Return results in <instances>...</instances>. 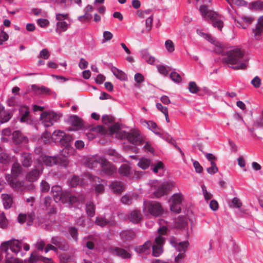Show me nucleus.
Returning <instances> with one entry per match:
<instances>
[{
    "instance_id": "19",
    "label": "nucleus",
    "mask_w": 263,
    "mask_h": 263,
    "mask_svg": "<svg viewBox=\"0 0 263 263\" xmlns=\"http://www.w3.org/2000/svg\"><path fill=\"white\" fill-rule=\"evenodd\" d=\"M21 162L23 166L30 167L32 163L31 155L28 153H23L21 156Z\"/></svg>"
},
{
    "instance_id": "44",
    "label": "nucleus",
    "mask_w": 263,
    "mask_h": 263,
    "mask_svg": "<svg viewBox=\"0 0 263 263\" xmlns=\"http://www.w3.org/2000/svg\"><path fill=\"white\" fill-rule=\"evenodd\" d=\"M8 221L4 212L0 213V227L5 229L8 227Z\"/></svg>"
},
{
    "instance_id": "41",
    "label": "nucleus",
    "mask_w": 263,
    "mask_h": 263,
    "mask_svg": "<svg viewBox=\"0 0 263 263\" xmlns=\"http://www.w3.org/2000/svg\"><path fill=\"white\" fill-rule=\"evenodd\" d=\"M110 221L105 218L104 217L98 216L96 217L95 223L99 226L102 227L106 226L107 224H109Z\"/></svg>"
},
{
    "instance_id": "4",
    "label": "nucleus",
    "mask_w": 263,
    "mask_h": 263,
    "mask_svg": "<svg viewBox=\"0 0 263 263\" xmlns=\"http://www.w3.org/2000/svg\"><path fill=\"white\" fill-rule=\"evenodd\" d=\"M152 187L155 190L154 195L157 198L164 196L171 190L170 185L168 182H160L157 180L152 182Z\"/></svg>"
},
{
    "instance_id": "25",
    "label": "nucleus",
    "mask_w": 263,
    "mask_h": 263,
    "mask_svg": "<svg viewBox=\"0 0 263 263\" xmlns=\"http://www.w3.org/2000/svg\"><path fill=\"white\" fill-rule=\"evenodd\" d=\"M111 70L114 75L117 79L121 81H126L127 80V77L123 71L120 70L114 66L111 68Z\"/></svg>"
},
{
    "instance_id": "26",
    "label": "nucleus",
    "mask_w": 263,
    "mask_h": 263,
    "mask_svg": "<svg viewBox=\"0 0 263 263\" xmlns=\"http://www.w3.org/2000/svg\"><path fill=\"white\" fill-rule=\"evenodd\" d=\"M20 113L21 115V121L22 122L29 121V108L26 106L21 107L20 109Z\"/></svg>"
},
{
    "instance_id": "6",
    "label": "nucleus",
    "mask_w": 263,
    "mask_h": 263,
    "mask_svg": "<svg viewBox=\"0 0 263 263\" xmlns=\"http://www.w3.org/2000/svg\"><path fill=\"white\" fill-rule=\"evenodd\" d=\"M43 170L44 167L42 164L40 162L35 163L33 168L26 174V180L30 182L36 181L42 174Z\"/></svg>"
},
{
    "instance_id": "3",
    "label": "nucleus",
    "mask_w": 263,
    "mask_h": 263,
    "mask_svg": "<svg viewBox=\"0 0 263 263\" xmlns=\"http://www.w3.org/2000/svg\"><path fill=\"white\" fill-rule=\"evenodd\" d=\"M119 136L121 139H127L132 144L138 145L143 142L142 136L138 130H132L130 132H122Z\"/></svg>"
},
{
    "instance_id": "58",
    "label": "nucleus",
    "mask_w": 263,
    "mask_h": 263,
    "mask_svg": "<svg viewBox=\"0 0 263 263\" xmlns=\"http://www.w3.org/2000/svg\"><path fill=\"white\" fill-rule=\"evenodd\" d=\"M41 191L42 192H47L50 189V185L48 183L44 180H42L40 184Z\"/></svg>"
},
{
    "instance_id": "27",
    "label": "nucleus",
    "mask_w": 263,
    "mask_h": 263,
    "mask_svg": "<svg viewBox=\"0 0 263 263\" xmlns=\"http://www.w3.org/2000/svg\"><path fill=\"white\" fill-rule=\"evenodd\" d=\"M10 118V114L6 111L3 106L0 105V123H4L7 122Z\"/></svg>"
},
{
    "instance_id": "38",
    "label": "nucleus",
    "mask_w": 263,
    "mask_h": 263,
    "mask_svg": "<svg viewBox=\"0 0 263 263\" xmlns=\"http://www.w3.org/2000/svg\"><path fill=\"white\" fill-rule=\"evenodd\" d=\"M72 140V138L70 135H67L64 133V135L60 138V142L63 145L65 146H67L69 143Z\"/></svg>"
},
{
    "instance_id": "29",
    "label": "nucleus",
    "mask_w": 263,
    "mask_h": 263,
    "mask_svg": "<svg viewBox=\"0 0 263 263\" xmlns=\"http://www.w3.org/2000/svg\"><path fill=\"white\" fill-rule=\"evenodd\" d=\"M109 132L111 135L116 134V136L121 139V137L119 136H120V134L125 132L121 130L120 125L119 123H115L109 127Z\"/></svg>"
},
{
    "instance_id": "55",
    "label": "nucleus",
    "mask_w": 263,
    "mask_h": 263,
    "mask_svg": "<svg viewBox=\"0 0 263 263\" xmlns=\"http://www.w3.org/2000/svg\"><path fill=\"white\" fill-rule=\"evenodd\" d=\"M211 167H208L207 168V172L210 174L212 175V174H215L216 173H217L218 171V169L217 167L216 166V163H215V162H211Z\"/></svg>"
},
{
    "instance_id": "60",
    "label": "nucleus",
    "mask_w": 263,
    "mask_h": 263,
    "mask_svg": "<svg viewBox=\"0 0 263 263\" xmlns=\"http://www.w3.org/2000/svg\"><path fill=\"white\" fill-rule=\"evenodd\" d=\"M201 188L204 199L206 201L211 199L212 198V194L207 191L205 186L204 185H202L201 186Z\"/></svg>"
},
{
    "instance_id": "16",
    "label": "nucleus",
    "mask_w": 263,
    "mask_h": 263,
    "mask_svg": "<svg viewBox=\"0 0 263 263\" xmlns=\"http://www.w3.org/2000/svg\"><path fill=\"white\" fill-rule=\"evenodd\" d=\"M9 184L11 187L15 190L23 191L26 189V185L23 181H20L16 178H12L9 181Z\"/></svg>"
},
{
    "instance_id": "34",
    "label": "nucleus",
    "mask_w": 263,
    "mask_h": 263,
    "mask_svg": "<svg viewBox=\"0 0 263 263\" xmlns=\"http://www.w3.org/2000/svg\"><path fill=\"white\" fill-rule=\"evenodd\" d=\"M199 10L203 17H204L206 20L210 18V12H214V11L209 10L208 6L204 4L200 6Z\"/></svg>"
},
{
    "instance_id": "47",
    "label": "nucleus",
    "mask_w": 263,
    "mask_h": 263,
    "mask_svg": "<svg viewBox=\"0 0 263 263\" xmlns=\"http://www.w3.org/2000/svg\"><path fill=\"white\" fill-rule=\"evenodd\" d=\"M165 47L168 52L172 53L175 50V45L173 41L170 40L165 41Z\"/></svg>"
},
{
    "instance_id": "36",
    "label": "nucleus",
    "mask_w": 263,
    "mask_h": 263,
    "mask_svg": "<svg viewBox=\"0 0 263 263\" xmlns=\"http://www.w3.org/2000/svg\"><path fill=\"white\" fill-rule=\"evenodd\" d=\"M119 173L121 175L128 176L130 173V168L127 164H123L119 169Z\"/></svg>"
},
{
    "instance_id": "17",
    "label": "nucleus",
    "mask_w": 263,
    "mask_h": 263,
    "mask_svg": "<svg viewBox=\"0 0 263 263\" xmlns=\"http://www.w3.org/2000/svg\"><path fill=\"white\" fill-rule=\"evenodd\" d=\"M68 122L73 126V130H79L83 127L82 120L78 116L73 115L68 119Z\"/></svg>"
},
{
    "instance_id": "39",
    "label": "nucleus",
    "mask_w": 263,
    "mask_h": 263,
    "mask_svg": "<svg viewBox=\"0 0 263 263\" xmlns=\"http://www.w3.org/2000/svg\"><path fill=\"white\" fill-rule=\"evenodd\" d=\"M42 258L43 256L39 255L36 251H34L31 254L29 261L30 263H33L38 261H41Z\"/></svg>"
},
{
    "instance_id": "24",
    "label": "nucleus",
    "mask_w": 263,
    "mask_h": 263,
    "mask_svg": "<svg viewBox=\"0 0 263 263\" xmlns=\"http://www.w3.org/2000/svg\"><path fill=\"white\" fill-rule=\"evenodd\" d=\"M51 192L53 194L54 199L55 202H60L61 199L62 193V187L59 185L53 186L51 188Z\"/></svg>"
},
{
    "instance_id": "48",
    "label": "nucleus",
    "mask_w": 263,
    "mask_h": 263,
    "mask_svg": "<svg viewBox=\"0 0 263 263\" xmlns=\"http://www.w3.org/2000/svg\"><path fill=\"white\" fill-rule=\"evenodd\" d=\"M229 205L231 208H239L242 205V202L239 198L235 197L233 199Z\"/></svg>"
},
{
    "instance_id": "63",
    "label": "nucleus",
    "mask_w": 263,
    "mask_h": 263,
    "mask_svg": "<svg viewBox=\"0 0 263 263\" xmlns=\"http://www.w3.org/2000/svg\"><path fill=\"white\" fill-rule=\"evenodd\" d=\"M69 233L72 238L77 241L78 240V231L75 228L71 227L69 229Z\"/></svg>"
},
{
    "instance_id": "20",
    "label": "nucleus",
    "mask_w": 263,
    "mask_h": 263,
    "mask_svg": "<svg viewBox=\"0 0 263 263\" xmlns=\"http://www.w3.org/2000/svg\"><path fill=\"white\" fill-rule=\"evenodd\" d=\"M130 221L135 223L140 222L142 219V215L139 210H135L132 211L128 216Z\"/></svg>"
},
{
    "instance_id": "8",
    "label": "nucleus",
    "mask_w": 263,
    "mask_h": 263,
    "mask_svg": "<svg viewBox=\"0 0 263 263\" xmlns=\"http://www.w3.org/2000/svg\"><path fill=\"white\" fill-rule=\"evenodd\" d=\"M183 199V196L181 194H175L171 198L172 203L170 209L172 211L179 213L181 212L180 204Z\"/></svg>"
},
{
    "instance_id": "64",
    "label": "nucleus",
    "mask_w": 263,
    "mask_h": 263,
    "mask_svg": "<svg viewBox=\"0 0 263 263\" xmlns=\"http://www.w3.org/2000/svg\"><path fill=\"white\" fill-rule=\"evenodd\" d=\"M5 263H21L18 259L13 257H9L8 254L6 255Z\"/></svg>"
},
{
    "instance_id": "12",
    "label": "nucleus",
    "mask_w": 263,
    "mask_h": 263,
    "mask_svg": "<svg viewBox=\"0 0 263 263\" xmlns=\"http://www.w3.org/2000/svg\"><path fill=\"white\" fill-rule=\"evenodd\" d=\"M104 158L98 155L92 156L88 159L87 165L89 168L93 169L99 165L102 166Z\"/></svg>"
},
{
    "instance_id": "31",
    "label": "nucleus",
    "mask_w": 263,
    "mask_h": 263,
    "mask_svg": "<svg viewBox=\"0 0 263 263\" xmlns=\"http://www.w3.org/2000/svg\"><path fill=\"white\" fill-rule=\"evenodd\" d=\"M120 235L124 241L132 240L135 236V232L131 230L122 231Z\"/></svg>"
},
{
    "instance_id": "5",
    "label": "nucleus",
    "mask_w": 263,
    "mask_h": 263,
    "mask_svg": "<svg viewBox=\"0 0 263 263\" xmlns=\"http://www.w3.org/2000/svg\"><path fill=\"white\" fill-rule=\"evenodd\" d=\"M143 211H147L151 215L156 217L163 213V209L160 203L153 201L144 202Z\"/></svg>"
},
{
    "instance_id": "13",
    "label": "nucleus",
    "mask_w": 263,
    "mask_h": 263,
    "mask_svg": "<svg viewBox=\"0 0 263 263\" xmlns=\"http://www.w3.org/2000/svg\"><path fill=\"white\" fill-rule=\"evenodd\" d=\"M152 249V242L148 240L143 245L137 246L135 248V251L141 254L147 255L150 253Z\"/></svg>"
},
{
    "instance_id": "57",
    "label": "nucleus",
    "mask_w": 263,
    "mask_h": 263,
    "mask_svg": "<svg viewBox=\"0 0 263 263\" xmlns=\"http://www.w3.org/2000/svg\"><path fill=\"white\" fill-rule=\"evenodd\" d=\"M92 18V15L89 13L85 12V14L83 16H80L78 19L80 22L84 23L87 21H90Z\"/></svg>"
},
{
    "instance_id": "56",
    "label": "nucleus",
    "mask_w": 263,
    "mask_h": 263,
    "mask_svg": "<svg viewBox=\"0 0 263 263\" xmlns=\"http://www.w3.org/2000/svg\"><path fill=\"white\" fill-rule=\"evenodd\" d=\"M102 122L106 125L111 123L114 121V118L112 116L108 115H104L102 118Z\"/></svg>"
},
{
    "instance_id": "45",
    "label": "nucleus",
    "mask_w": 263,
    "mask_h": 263,
    "mask_svg": "<svg viewBox=\"0 0 263 263\" xmlns=\"http://www.w3.org/2000/svg\"><path fill=\"white\" fill-rule=\"evenodd\" d=\"M138 15L139 17L141 18H147L148 17H152L153 16V13L152 11L150 10H145L141 11H139L138 13Z\"/></svg>"
},
{
    "instance_id": "59",
    "label": "nucleus",
    "mask_w": 263,
    "mask_h": 263,
    "mask_svg": "<svg viewBox=\"0 0 263 263\" xmlns=\"http://www.w3.org/2000/svg\"><path fill=\"white\" fill-rule=\"evenodd\" d=\"M69 17L68 13H57L55 15V18L58 22L64 21L65 20L68 19Z\"/></svg>"
},
{
    "instance_id": "53",
    "label": "nucleus",
    "mask_w": 263,
    "mask_h": 263,
    "mask_svg": "<svg viewBox=\"0 0 263 263\" xmlns=\"http://www.w3.org/2000/svg\"><path fill=\"white\" fill-rule=\"evenodd\" d=\"M71 194L68 192H63L61 196V199L60 201L62 203H68Z\"/></svg>"
},
{
    "instance_id": "40",
    "label": "nucleus",
    "mask_w": 263,
    "mask_h": 263,
    "mask_svg": "<svg viewBox=\"0 0 263 263\" xmlns=\"http://www.w3.org/2000/svg\"><path fill=\"white\" fill-rule=\"evenodd\" d=\"M188 246H189L188 241H183V242H179L177 244V247H175V248L180 253H185V250L187 248Z\"/></svg>"
},
{
    "instance_id": "61",
    "label": "nucleus",
    "mask_w": 263,
    "mask_h": 263,
    "mask_svg": "<svg viewBox=\"0 0 263 263\" xmlns=\"http://www.w3.org/2000/svg\"><path fill=\"white\" fill-rule=\"evenodd\" d=\"M202 36L208 41H209L210 43H213L216 46H218L219 43L217 42L213 37H212L210 34L206 33H202Z\"/></svg>"
},
{
    "instance_id": "54",
    "label": "nucleus",
    "mask_w": 263,
    "mask_h": 263,
    "mask_svg": "<svg viewBox=\"0 0 263 263\" xmlns=\"http://www.w3.org/2000/svg\"><path fill=\"white\" fill-rule=\"evenodd\" d=\"M50 57V52L46 48L42 49L39 55V58L44 59L45 60H47L49 59Z\"/></svg>"
},
{
    "instance_id": "30",
    "label": "nucleus",
    "mask_w": 263,
    "mask_h": 263,
    "mask_svg": "<svg viewBox=\"0 0 263 263\" xmlns=\"http://www.w3.org/2000/svg\"><path fill=\"white\" fill-rule=\"evenodd\" d=\"M10 249L15 253H18L22 248L21 242L17 240H10Z\"/></svg>"
},
{
    "instance_id": "18",
    "label": "nucleus",
    "mask_w": 263,
    "mask_h": 263,
    "mask_svg": "<svg viewBox=\"0 0 263 263\" xmlns=\"http://www.w3.org/2000/svg\"><path fill=\"white\" fill-rule=\"evenodd\" d=\"M58 162V159L55 157H52L51 156H41L37 160L36 163L43 162L45 165L47 166H52Z\"/></svg>"
},
{
    "instance_id": "43",
    "label": "nucleus",
    "mask_w": 263,
    "mask_h": 263,
    "mask_svg": "<svg viewBox=\"0 0 263 263\" xmlns=\"http://www.w3.org/2000/svg\"><path fill=\"white\" fill-rule=\"evenodd\" d=\"M10 158L9 156L3 151L2 148L0 149V162L2 163L6 164L9 162Z\"/></svg>"
},
{
    "instance_id": "2",
    "label": "nucleus",
    "mask_w": 263,
    "mask_h": 263,
    "mask_svg": "<svg viewBox=\"0 0 263 263\" xmlns=\"http://www.w3.org/2000/svg\"><path fill=\"white\" fill-rule=\"evenodd\" d=\"M167 230V228L164 226L158 229L159 235L156 237L154 245H152V254L155 257H158L163 253V247L165 242L163 235L166 233Z\"/></svg>"
},
{
    "instance_id": "23",
    "label": "nucleus",
    "mask_w": 263,
    "mask_h": 263,
    "mask_svg": "<svg viewBox=\"0 0 263 263\" xmlns=\"http://www.w3.org/2000/svg\"><path fill=\"white\" fill-rule=\"evenodd\" d=\"M70 25V24H68L65 21L58 22L56 24L55 32L59 34H61L62 32L66 31Z\"/></svg>"
},
{
    "instance_id": "35",
    "label": "nucleus",
    "mask_w": 263,
    "mask_h": 263,
    "mask_svg": "<svg viewBox=\"0 0 263 263\" xmlns=\"http://www.w3.org/2000/svg\"><path fill=\"white\" fill-rule=\"evenodd\" d=\"M86 212L87 215L92 217L95 215V206L93 202H88L86 205Z\"/></svg>"
},
{
    "instance_id": "49",
    "label": "nucleus",
    "mask_w": 263,
    "mask_h": 263,
    "mask_svg": "<svg viewBox=\"0 0 263 263\" xmlns=\"http://www.w3.org/2000/svg\"><path fill=\"white\" fill-rule=\"evenodd\" d=\"M142 58L144 60H145L147 63L149 64H153L155 61V58L154 57H152L148 53L145 52L142 55Z\"/></svg>"
},
{
    "instance_id": "52",
    "label": "nucleus",
    "mask_w": 263,
    "mask_h": 263,
    "mask_svg": "<svg viewBox=\"0 0 263 263\" xmlns=\"http://www.w3.org/2000/svg\"><path fill=\"white\" fill-rule=\"evenodd\" d=\"M231 6H244L246 5V2L244 0H226Z\"/></svg>"
},
{
    "instance_id": "28",
    "label": "nucleus",
    "mask_w": 263,
    "mask_h": 263,
    "mask_svg": "<svg viewBox=\"0 0 263 263\" xmlns=\"http://www.w3.org/2000/svg\"><path fill=\"white\" fill-rule=\"evenodd\" d=\"M114 253L122 258H130L131 257V254L122 248H116L114 250Z\"/></svg>"
},
{
    "instance_id": "62",
    "label": "nucleus",
    "mask_w": 263,
    "mask_h": 263,
    "mask_svg": "<svg viewBox=\"0 0 263 263\" xmlns=\"http://www.w3.org/2000/svg\"><path fill=\"white\" fill-rule=\"evenodd\" d=\"M263 31V28L257 25L256 28L253 29V32L256 39H258Z\"/></svg>"
},
{
    "instance_id": "15",
    "label": "nucleus",
    "mask_w": 263,
    "mask_h": 263,
    "mask_svg": "<svg viewBox=\"0 0 263 263\" xmlns=\"http://www.w3.org/2000/svg\"><path fill=\"white\" fill-rule=\"evenodd\" d=\"M12 140L15 144L27 143L28 141L27 137L23 136L19 130H16L13 132Z\"/></svg>"
},
{
    "instance_id": "46",
    "label": "nucleus",
    "mask_w": 263,
    "mask_h": 263,
    "mask_svg": "<svg viewBox=\"0 0 263 263\" xmlns=\"http://www.w3.org/2000/svg\"><path fill=\"white\" fill-rule=\"evenodd\" d=\"M82 182L81 179L78 176H73L70 180L69 185L71 187H76Z\"/></svg>"
},
{
    "instance_id": "33",
    "label": "nucleus",
    "mask_w": 263,
    "mask_h": 263,
    "mask_svg": "<svg viewBox=\"0 0 263 263\" xmlns=\"http://www.w3.org/2000/svg\"><path fill=\"white\" fill-rule=\"evenodd\" d=\"M150 165H151L150 159L146 158H140L138 163V166L143 170L147 169Z\"/></svg>"
},
{
    "instance_id": "7",
    "label": "nucleus",
    "mask_w": 263,
    "mask_h": 263,
    "mask_svg": "<svg viewBox=\"0 0 263 263\" xmlns=\"http://www.w3.org/2000/svg\"><path fill=\"white\" fill-rule=\"evenodd\" d=\"M58 119V115L53 112L45 111L41 115L42 123L45 127L52 126Z\"/></svg>"
},
{
    "instance_id": "10",
    "label": "nucleus",
    "mask_w": 263,
    "mask_h": 263,
    "mask_svg": "<svg viewBox=\"0 0 263 263\" xmlns=\"http://www.w3.org/2000/svg\"><path fill=\"white\" fill-rule=\"evenodd\" d=\"M101 172L106 175L110 176L116 172V167L111 163L104 159L103 163L101 166Z\"/></svg>"
},
{
    "instance_id": "51",
    "label": "nucleus",
    "mask_w": 263,
    "mask_h": 263,
    "mask_svg": "<svg viewBox=\"0 0 263 263\" xmlns=\"http://www.w3.org/2000/svg\"><path fill=\"white\" fill-rule=\"evenodd\" d=\"M170 78L176 83H180L182 81L180 74L175 71H173L170 73Z\"/></svg>"
},
{
    "instance_id": "14",
    "label": "nucleus",
    "mask_w": 263,
    "mask_h": 263,
    "mask_svg": "<svg viewBox=\"0 0 263 263\" xmlns=\"http://www.w3.org/2000/svg\"><path fill=\"white\" fill-rule=\"evenodd\" d=\"M210 13V18L209 19L212 21L213 26L214 27H217L219 30H221L223 26V22L221 17L215 12Z\"/></svg>"
},
{
    "instance_id": "32",
    "label": "nucleus",
    "mask_w": 263,
    "mask_h": 263,
    "mask_svg": "<svg viewBox=\"0 0 263 263\" xmlns=\"http://www.w3.org/2000/svg\"><path fill=\"white\" fill-rule=\"evenodd\" d=\"M22 172V167L20 164L17 162H15L11 168V173L15 177H18Z\"/></svg>"
},
{
    "instance_id": "11",
    "label": "nucleus",
    "mask_w": 263,
    "mask_h": 263,
    "mask_svg": "<svg viewBox=\"0 0 263 263\" xmlns=\"http://www.w3.org/2000/svg\"><path fill=\"white\" fill-rule=\"evenodd\" d=\"M254 20V18L251 16H243L239 20H235V25L239 28L246 29L249 25Z\"/></svg>"
},
{
    "instance_id": "50",
    "label": "nucleus",
    "mask_w": 263,
    "mask_h": 263,
    "mask_svg": "<svg viewBox=\"0 0 263 263\" xmlns=\"http://www.w3.org/2000/svg\"><path fill=\"white\" fill-rule=\"evenodd\" d=\"M189 90L192 93H196L199 91V88L195 82H191L189 84Z\"/></svg>"
},
{
    "instance_id": "9",
    "label": "nucleus",
    "mask_w": 263,
    "mask_h": 263,
    "mask_svg": "<svg viewBox=\"0 0 263 263\" xmlns=\"http://www.w3.org/2000/svg\"><path fill=\"white\" fill-rule=\"evenodd\" d=\"M51 242L52 245L63 251H66L69 248L67 241L60 236H56L52 237L51 239Z\"/></svg>"
},
{
    "instance_id": "37",
    "label": "nucleus",
    "mask_w": 263,
    "mask_h": 263,
    "mask_svg": "<svg viewBox=\"0 0 263 263\" xmlns=\"http://www.w3.org/2000/svg\"><path fill=\"white\" fill-rule=\"evenodd\" d=\"M32 88L33 91L40 94H47L50 92L49 88L44 86L39 87L36 85H33L32 86Z\"/></svg>"
},
{
    "instance_id": "1",
    "label": "nucleus",
    "mask_w": 263,
    "mask_h": 263,
    "mask_svg": "<svg viewBox=\"0 0 263 263\" xmlns=\"http://www.w3.org/2000/svg\"><path fill=\"white\" fill-rule=\"evenodd\" d=\"M223 61L232 66L231 67L235 70L245 69L247 67L248 58L245 56L244 50L240 48H235L229 51Z\"/></svg>"
},
{
    "instance_id": "42",
    "label": "nucleus",
    "mask_w": 263,
    "mask_h": 263,
    "mask_svg": "<svg viewBox=\"0 0 263 263\" xmlns=\"http://www.w3.org/2000/svg\"><path fill=\"white\" fill-rule=\"evenodd\" d=\"M152 170L155 173H157L159 171L163 170L164 165L162 161H158L155 164H151Z\"/></svg>"
},
{
    "instance_id": "21",
    "label": "nucleus",
    "mask_w": 263,
    "mask_h": 263,
    "mask_svg": "<svg viewBox=\"0 0 263 263\" xmlns=\"http://www.w3.org/2000/svg\"><path fill=\"white\" fill-rule=\"evenodd\" d=\"M109 188L116 194H120L124 190L123 184L118 181L112 182L109 185Z\"/></svg>"
},
{
    "instance_id": "22",
    "label": "nucleus",
    "mask_w": 263,
    "mask_h": 263,
    "mask_svg": "<svg viewBox=\"0 0 263 263\" xmlns=\"http://www.w3.org/2000/svg\"><path fill=\"white\" fill-rule=\"evenodd\" d=\"M2 199L5 209H10L13 204V198L11 195L8 194H2Z\"/></svg>"
}]
</instances>
